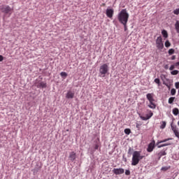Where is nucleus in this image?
I'll return each instance as SVG.
<instances>
[{"label": "nucleus", "instance_id": "43", "mask_svg": "<svg viewBox=\"0 0 179 179\" xmlns=\"http://www.w3.org/2000/svg\"><path fill=\"white\" fill-rule=\"evenodd\" d=\"M164 68V69L168 70L169 69V66L168 64H166Z\"/></svg>", "mask_w": 179, "mask_h": 179}, {"label": "nucleus", "instance_id": "26", "mask_svg": "<svg viewBox=\"0 0 179 179\" xmlns=\"http://www.w3.org/2000/svg\"><path fill=\"white\" fill-rule=\"evenodd\" d=\"M169 169H171V166H163L162 167L161 171H166Z\"/></svg>", "mask_w": 179, "mask_h": 179}, {"label": "nucleus", "instance_id": "5", "mask_svg": "<svg viewBox=\"0 0 179 179\" xmlns=\"http://www.w3.org/2000/svg\"><path fill=\"white\" fill-rule=\"evenodd\" d=\"M156 46H157V48L159 50H162L164 49V45L163 38L162 36L157 37L156 40Z\"/></svg>", "mask_w": 179, "mask_h": 179}, {"label": "nucleus", "instance_id": "46", "mask_svg": "<svg viewBox=\"0 0 179 179\" xmlns=\"http://www.w3.org/2000/svg\"><path fill=\"white\" fill-rule=\"evenodd\" d=\"M175 66H179V62H176V63L175 64Z\"/></svg>", "mask_w": 179, "mask_h": 179}, {"label": "nucleus", "instance_id": "41", "mask_svg": "<svg viewBox=\"0 0 179 179\" xmlns=\"http://www.w3.org/2000/svg\"><path fill=\"white\" fill-rule=\"evenodd\" d=\"M160 78H161V79H162V80H164L166 78V76L162 75V76H160Z\"/></svg>", "mask_w": 179, "mask_h": 179}, {"label": "nucleus", "instance_id": "21", "mask_svg": "<svg viewBox=\"0 0 179 179\" xmlns=\"http://www.w3.org/2000/svg\"><path fill=\"white\" fill-rule=\"evenodd\" d=\"M173 114L176 116L178 115L179 114V109L177 108H175L173 109Z\"/></svg>", "mask_w": 179, "mask_h": 179}, {"label": "nucleus", "instance_id": "12", "mask_svg": "<svg viewBox=\"0 0 179 179\" xmlns=\"http://www.w3.org/2000/svg\"><path fill=\"white\" fill-rule=\"evenodd\" d=\"M153 115H154L153 113L150 112L149 114H147L145 116H140V118L142 120L146 121V120L150 119L153 116Z\"/></svg>", "mask_w": 179, "mask_h": 179}, {"label": "nucleus", "instance_id": "40", "mask_svg": "<svg viewBox=\"0 0 179 179\" xmlns=\"http://www.w3.org/2000/svg\"><path fill=\"white\" fill-rule=\"evenodd\" d=\"M175 87L176 89H179V82L175 83Z\"/></svg>", "mask_w": 179, "mask_h": 179}, {"label": "nucleus", "instance_id": "32", "mask_svg": "<svg viewBox=\"0 0 179 179\" xmlns=\"http://www.w3.org/2000/svg\"><path fill=\"white\" fill-rule=\"evenodd\" d=\"M39 170H40V168H34L33 170H31L32 171V172L34 173H38V171H39Z\"/></svg>", "mask_w": 179, "mask_h": 179}, {"label": "nucleus", "instance_id": "15", "mask_svg": "<svg viewBox=\"0 0 179 179\" xmlns=\"http://www.w3.org/2000/svg\"><path fill=\"white\" fill-rule=\"evenodd\" d=\"M167 150V149L166 150H162L161 152H159L158 153V156H159V159H160L162 158V157L165 156L167 155V152H166Z\"/></svg>", "mask_w": 179, "mask_h": 179}, {"label": "nucleus", "instance_id": "27", "mask_svg": "<svg viewBox=\"0 0 179 179\" xmlns=\"http://www.w3.org/2000/svg\"><path fill=\"white\" fill-rule=\"evenodd\" d=\"M176 97H170L169 99V104H172L173 102H174V100H175Z\"/></svg>", "mask_w": 179, "mask_h": 179}, {"label": "nucleus", "instance_id": "13", "mask_svg": "<svg viewBox=\"0 0 179 179\" xmlns=\"http://www.w3.org/2000/svg\"><path fill=\"white\" fill-rule=\"evenodd\" d=\"M95 145H94V151L99 150V148H101V142L100 139L97 138L94 141Z\"/></svg>", "mask_w": 179, "mask_h": 179}, {"label": "nucleus", "instance_id": "14", "mask_svg": "<svg viewBox=\"0 0 179 179\" xmlns=\"http://www.w3.org/2000/svg\"><path fill=\"white\" fill-rule=\"evenodd\" d=\"M154 94L153 93H148L146 94V98L148 100V101H155V99H154Z\"/></svg>", "mask_w": 179, "mask_h": 179}, {"label": "nucleus", "instance_id": "39", "mask_svg": "<svg viewBox=\"0 0 179 179\" xmlns=\"http://www.w3.org/2000/svg\"><path fill=\"white\" fill-rule=\"evenodd\" d=\"M131 151H134V149H132L131 148H129L128 150V154L131 155Z\"/></svg>", "mask_w": 179, "mask_h": 179}, {"label": "nucleus", "instance_id": "23", "mask_svg": "<svg viewBox=\"0 0 179 179\" xmlns=\"http://www.w3.org/2000/svg\"><path fill=\"white\" fill-rule=\"evenodd\" d=\"M175 28H176V32L178 34H179V22L177 21L175 24Z\"/></svg>", "mask_w": 179, "mask_h": 179}, {"label": "nucleus", "instance_id": "51", "mask_svg": "<svg viewBox=\"0 0 179 179\" xmlns=\"http://www.w3.org/2000/svg\"><path fill=\"white\" fill-rule=\"evenodd\" d=\"M167 179H171V178H167Z\"/></svg>", "mask_w": 179, "mask_h": 179}, {"label": "nucleus", "instance_id": "50", "mask_svg": "<svg viewBox=\"0 0 179 179\" xmlns=\"http://www.w3.org/2000/svg\"><path fill=\"white\" fill-rule=\"evenodd\" d=\"M178 94H179V89H178Z\"/></svg>", "mask_w": 179, "mask_h": 179}, {"label": "nucleus", "instance_id": "9", "mask_svg": "<svg viewBox=\"0 0 179 179\" xmlns=\"http://www.w3.org/2000/svg\"><path fill=\"white\" fill-rule=\"evenodd\" d=\"M77 157V154L75 152H69V159L71 162H73Z\"/></svg>", "mask_w": 179, "mask_h": 179}, {"label": "nucleus", "instance_id": "38", "mask_svg": "<svg viewBox=\"0 0 179 179\" xmlns=\"http://www.w3.org/2000/svg\"><path fill=\"white\" fill-rule=\"evenodd\" d=\"M175 68H176V66H175V65H171V66H170V68H169V70H170V71H173V70L175 69Z\"/></svg>", "mask_w": 179, "mask_h": 179}, {"label": "nucleus", "instance_id": "34", "mask_svg": "<svg viewBox=\"0 0 179 179\" xmlns=\"http://www.w3.org/2000/svg\"><path fill=\"white\" fill-rule=\"evenodd\" d=\"M176 89H171V95H176Z\"/></svg>", "mask_w": 179, "mask_h": 179}, {"label": "nucleus", "instance_id": "25", "mask_svg": "<svg viewBox=\"0 0 179 179\" xmlns=\"http://www.w3.org/2000/svg\"><path fill=\"white\" fill-rule=\"evenodd\" d=\"M164 45L166 48H169L171 45V43H170V41L169 40L166 41Z\"/></svg>", "mask_w": 179, "mask_h": 179}, {"label": "nucleus", "instance_id": "44", "mask_svg": "<svg viewBox=\"0 0 179 179\" xmlns=\"http://www.w3.org/2000/svg\"><path fill=\"white\" fill-rule=\"evenodd\" d=\"M176 59V55H173L171 57V60H175Z\"/></svg>", "mask_w": 179, "mask_h": 179}, {"label": "nucleus", "instance_id": "48", "mask_svg": "<svg viewBox=\"0 0 179 179\" xmlns=\"http://www.w3.org/2000/svg\"><path fill=\"white\" fill-rule=\"evenodd\" d=\"M178 125L179 126V121L178 122Z\"/></svg>", "mask_w": 179, "mask_h": 179}, {"label": "nucleus", "instance_id": "16", "mask_svg": "<svg viewBox=\"0 0 179 179\" xmlns=\"http://www.w3.org/2000/svg\"><path fill=\"white\" fill-rule=\"evenodd\" d=\"M155 101H149L150 104L148 106L151 109H155L157 108V105L154 103Z\"/></svg>", "mask_w": 179, "mask_h": 179}, {"label": "nucleus", "instance_id": "24", "mask_svg": "<svg viewBox=\"0 0 179 179\" xmlns=\"http://www.w3.org/2000/svg\"><path fill=\"white\" fill-rule=\"evenodd\" d=\"M166 122L162 121V124L160 126V129H164L166 128Z\"/></svg>", "mask_w": 179, "mask_h": 179}, {"label": "nucleus", "instance_id": "42", "mask_svg": "<svg viewBox=\"0 0 179 179\" xmlns=\"http://www.w3.org/2000/svg\"><path fill=\"white\" fill-rule=\"evenodd\" d=\"M3 59H4V57L2 55H0V62L3 61Z\"/></svg>", "mask_w": 179, "mask_h": 179}, {"label": "nucleus", "instance_id": "29", "mask_svg": "<svg viewBox=\"0 0 179 179\" xmlns=\"http://www.w3.org/2000/svg\"><path fill=\"white\" fill-rule=\"evenodd\" d=\"M178 73H179V71H178V70H174V71L171 72V74H172L173 76H176Z\"/></svg>", "mask_w": 179, "mask_h": 179}, {"label": "nucleus", "instance_id": "8", "mask_svg": "<svg viewBox=\"0 0 179 179\" xmlns=\"http://www.w3.org/2000/svg\"><path fill=\"white\" fill-rule=\"evenodd\" d=\"M65 97L67 99H73L75 97V92L74 91H71V90L67 91Z\"/></svg>", "mask_w": 179, "mask_h": 179}, {"label": "nucleus", "instance_id": "18", "mask_svg": "<svg viewBox=\"0 0 179 179\" xmlns=\"http://www.w3.org/2000/svg\"><path fill=\"white\" fill-rule=\"evenodd\" d=\"M162 34L163 37H164L165 38H167L169 37L168 31L165 29L162 31Z\"/></svg>", "mask_w": 179, "mask_h": 179}, {"label": "nucleus", "instance_id": "20", "mask_svg": "<svg viewBox=\"0 0 179 179\" xmlns=\"http://www.w3.org/2000/svg\"><path fill=\"white\" fill-rule=\"evenodd\" d=\"M171 143H164V144H158V145H156L157 146L158 148H163V147H165V146H169V145H171Z\"/></svg>", "mask_w": 179, "mask_h": 179}, {"label": "nucleus", "instance_id": "52", "mask_svg": "<svg viewBox=\"0 0 179 179\" xmlns=\"http://www.w3.org/2000/svg\"><path fill=\"white\" fill-rule=\"evenodd\" d=\"M178 150H179V147H178Z\"/></svg>", "mask_w": 179, "mask_h": 179}, {"label": "nucleus", "instance_id": "1", "mask_svg": "<svg viewBox=\"0 0 179 179\" xmlns=\"http://www.w3.org/2000/svg\"><path fill=\"white\" fill-rule=\"evenodd\" d=\"M129 18V14L128 13L127 9H122L118 14H117V20L120 23L125 24L127 23Z\"/></svg>", "mask_w": 179, "mask_h": 179}, {"label": "nucleus", "instance_id": "22", "mask_svg": "<svg viewBox=\"0 0 179 179\" xmlns=\"http://www.w3.org/2000/svg\"><path fill=\"white\" fill-rule=\"evenodd\" d=\"M60 76H61L62 78L65 79V78H66V77L68 76V73H66V72L62 71V72L60 73Z\"/></svg>", "mask_w": 179, "mask_h": 179}, {"label": "nucleus", "instance_id": "47", "mask_svg": "<svg viewBox=\"0 0 179 179\" xmlns=\"http://www.w3.org/2000/svg\"><path fill=\"white\" fill-rule=\"evenodd\" d=\"M50 179H55L54 178L51 177Z\"/></svg>", "mask_w": 179, "mask_h": 179}, {"label": "nucleus", "instance_id": "49", "mask_svg": "<svg viewBox=\"0 0 179 179\" xmlns=\"http://www.w3.org/2000/svg\"><path fill=\"white\" fill-rule=\"evenodd\" d=\"M113 23H115V21H113Z\"/></svg>", "mask_w": 179, "mask_h": 179}, {"label": "nucleus", "instance_id": "17", "mask_svg": "<svg viewBox=\"0 0 179 179\" xmlns=\"http://www.w3.org/2000/svg\"><path fill=\"white\" fill-rule=\"evenodd\" d=\"M170 140H173L172 138H168L166 139H164V140H162V141H158L156 143V145H159V144H161V143H166Z\"/></svg>", "mask_w": 179, "mask_h": 179}, {"label": "nucleus", "instance_id": "31", "mask_svg": "<svg viewBox=\"0 0 179 179\" xmlns=\"http://www.w3.org/2000/svg\"><path fill=\"white\" fill-rule=\"evenodd\" d=\"M168 52H169V55H173L175 53V50L169 49Z\"/></svg>", "mask_w": 179, "mask_h": 179}, {"label": "nucleus", "instance_id": "11", "mask_svg": "<svg viewBox=\"0 0 179 179\" xmlns=\"http://www.w3.org/2000/svg\"><path fill=\"white\" fill-rule=\"evenodd\" d=\"M35 86L39 89H43L47 87V84L44 82H39L35 84Z\"/></svg>", "mask_w": 179, "mask_h": 179}, {"label": "nucleus", "instance_id": "45", "mask_svg": "<svg viewBox=\"0 0 179 179\" xmlns=\"http://www.w3.org/2000/svg\"><path fill=\"white\" fill-rule=\"evenodd\" d=\"M163 84L165 85L167 87H170V85L166 84V83L164 82Z\"/></svg>", "mask_w": 179, "mask_h": 179}, {"label": "nucleus", "instance_id": "19", "mask_svg": "<svg viewBox=\"0 0 179 179\" xmlns=\"http://www.w3.org/2000/svg\"><path fill=\"white\" fill-rule=\"evenodd\" d=\"M171 127L173 132L179 131V129L177 127L176 125H173V124H171Z\"/></svg>", "mask_w": 179, "mask_h": 179}, {"label": "nucleus", "instance_id": "33", "mask_svg": "<svg viewBox=\"0 0 179 179\" xmlns=\"http://www.w3.org/2000/svg\"><path fill=\"white\" fill-rule=\"evenodd\" d=\"M154 82L155 83H157L158 85H160V79L159 78H156V79H155V80H154Z\"/></svg>", "mask_w": 179, "mask_h": 179}, {"label": "nucleus", "instance_id": "2", "mask_svg": "<svg viewBox=\"0 0 179 179\" xmlns=\"http://www.w3.org/2000/svg\"><path fill=\"white\" fill-rule=\"evenodd\" d=\"M143 158L144 156L141 155V151H134L132 154L131 165L136 166Z\"/></svg>", "mask_w": 179, "mask_h": 179}, {"label": "nucleus", "instance_id": "30", "mask_svg": "<svg viewBox=\"0 0 179 179\" xmlns=\"http://www.w3.org/2000/svg\"><path fill=\"white\" fill-rule=\"evenodd\" d=\"M173 13L176 15H179V8H176L173 11Z\"/></svg>", "mask_w": 179, "mask_h": 179}, {"label": "nucleus", "instance_id": "37", "mask_svg": "<svg viewBox=\"0 0 179 179\" xmlns=\"http://www.w3.org/2000/svg\"><path fill=\"white\" fill-rule=\"evenodd\" d=\"M175 136L179 139V130L173 132Z\"/></svg>", "mask_w": 179, "mask_h": 179}, {"label": "nucleus", "instance_id": "6", "mask_svg": "<svg viewBox=\"0 0 179 179\" xmlns=\"http://www.w3.org/2000/svg\"><path fill=\"white\" fill-rule=\"evenodd\" d=\"M155 141L153 140L151 143H150L148 145L147 152H152L155 148Z\"/></svg>", "mask_w": 179, "mask_h": 179}, {"label": "nucleus", "instance_id": "3", "mask_svg": "<svg viewBox=\"0 0 179 179\" xmlns=\"http://www.w3.org/2000/svg\"><path fill=\"white\" fill-rule=\"evenodd\" d=\"M13 8H10L8 5L0 6V11L4 15H8V16H10L13 14Z\"/></svg>", "mask_w": 179, "mask_h": 179}, {"label": "nucleus", "instance_id": "4", "mask_svg": "<svg viewBox=\"0 0 179 179\" xmlns=\"http://www.w3.org/2000/svg\"><path fill=\"white\" fill-rule=\"evenodd\" d=\"M109 71V66L107 64L101 65L99 68L100 76L102 78L105 77Z\"/></svg>", "mask_w": 179, "mask_h": 179}, {"label": "nucleus", "instance_id": "36", "mask_svg": "<svg viewBox=\"0 0 179 179\" xmlns=\"http://www.w3.org/2000/svg\"><path fill=\"white\" fill-rule=\"evenodd\" d=\"M124 26V31H127V23H123L122 24Z\"/></svg>", "mask_w": 179, "mask_h": 179}, {"label": "nucleus", "instance_id": "35", "mask_svg": "<svg viewBox=\"0 0 179 179\" xmlns=\"http://www.w3.org/2000/svg\"><path fill=\"white\" fill-rule=\"evenodd\" d=\"M124 173L127 176H129V175H131V171L129 169H126Z\"/></svg>", "mask_w": 179, "mask_h": 179}, {"label": "nucleus", "instance_id": "10", "mask_svg": "<svg viewBox=\"0 0 179 179\" xmlns=\"http://www.w3.org/2000/svg\"><path fill=\"white\" fill-rule=\"evenodd\" d=\"M112 172L115 175H120L124 173V169L122 168L113 169Z\"/></svg>", "mask_w": 179, "mask_h": 179}, {"label": "nucleus", "instance_id": "7", "mask_svg": "<svg viewBox=\"0 0 179 179\" xmlns=\"http://www.w3.org/2000/svg\"><path fill=\"white\" fill-rule=\"evenodd\" d=\"M114 9L113 8H108L106 10V15L108 17H109L110 19H112L114 15Z\"/></svg>", "mask_w": 179, "mask_h": 179}, {"label": "nucleus", "instance_id": "28", "mask_svg": "<svg viewBox=\"0 0 179 179\" xmlns=\"http://www.w3.org/2000/svg\"><path fill=\"white\" fill-rule=\"evenodd\" d=\"M124 134H126L127 135H129L131 133V131L130 129H125L124 130Z\"/></svg>", "mask_w": 179, "mask_h": 179}]
</instances>
